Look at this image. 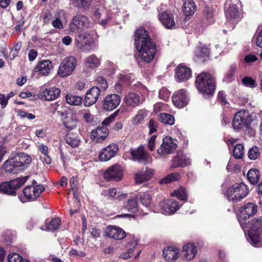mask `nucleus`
I'll use <instances>...</instances> for the list:
<instances>
[{
  "label": "nucleus",
  "mask_w": 262,
  "mask_h": 262,
  "mask_svg": "<svg viewBox=\"0 0 262 262\" xmlns=\"http://www.w3.org/2000/svg\"><path fill=\"white\" fill-rule=\"evenodd\" d=\"M195 84L198 91L205 96L212 95L215 89L212 75L207 73H202L196 77Z\"/></svg>",
  "instance_id": "obj_3"
},
{
  "label": "nucleus",
  "mask_w": 262,
  "mask_h": 262,
  "mask_svg": "<svg viewBox=\"0 0 262 262\" xmlns=\"http://www.w3.org/2000/svg\"><path fill=\"white\" fill-rule=\"evenodd\" d=\"M172 100L173 104L178 107H183L189 102L186 91L184 89H180L173 94Z\"/></svg>",
  "instance_id": "obj_18"
},
{
  "label": "nucleus",
  "mask_w": 262,
  "mask_h": 262,
  "mask_svg": "<svg viewBox=\"0 0 262 262\" xmlns=\"http://www.w3.org/2000/svg\"><path fill=\"white\" fill-rule=\"evenodd\" d=\"M120 112V110L118 109L116 110L113 114H112L109 117L105 118L102 122V124L103 126H105L106 127L109 124L112 123L114 121V118L118 116L119 112Z\"/></svg>",
  "instance_id": "obj_54"
},
{
  "label": "nucleus",
  "mask_w": 262,
  "mask_h": 262,
  "mask_svg": "<svg viewBox=\"0 0 262 262\" xmlns=\"http://www.w3.org/2000/svg\"><path fill=\"white\" fill-rule=\"evenodd\" d=\"M60 95V89L53 86L40 90L38 97L46 101H52L57 99Z\"/></svg>",
  "instance_id": "obj_17"
},
{
  "label": "nucleus",
  "mask_w": 262,
  "mask_h": 262,
  "mask_svg": "<svg viewBox=\"0 0 262 262\" xmlns=\"http://www.w3.org/2000/svg\"><path fill=\"white\" fill-rule=\"evenodd\" d=\"M65 141L67 144L72 147H77L80 143V139L78 136L73 133H69L65 137Z\"/></svg>",
  "instance_id": "obj_40"
},
{
  "label": "nucleus",
  "mask_w": 262,
  "mask_h": 262,
  "mask_svg": "<svg viewBox=\"0 0 262 262\" xmlns=\"http://www.w3.org/2000/svg\"><path fill=\"white\" fill-rule=\"evenodd\" d=\"M123 102L127 107L134 108L142 103L143 100L138 94L129 92L124 96Z\"/></svg>",
  "instance_id": "obj_24"
},
{
  "label": "nucleus",
  "mask_w": 262,
  "mask_h": 262,
  "mask_svg": "<svg viewBox=\"0 0 262 262\" xmlns=\"http://www.w3.org/2000/svg\"><path fill=\"white\" fill-rule=\"evenodd\" d=\"M75 44L78 49L87 53L97 48V45L91 35L86 32L79 34L75 39Z\"/></svg>",
  "instance_id": "obj_5"
},
{
  "label": "nucleus",
  "mask_w": 262,
  "mask_h": 262,
  "mask_svg": "<svg viewBox=\"0 0 262 262\" xmlns=\"http://www.w3.org/2000/svg\"><path fill=\"white\" fill-rule=\"evenodd\" d=\"M242 83L244 85L251 88H255L257 83L251 77H245L242 79Z\"/></svg>",
  "instance_id": "obj_55"
},
{
  "label": "nucleus",
  "mask_w": 262,
  "mask_h": 262,
  "mask_svg": "<svg viewBox=\"0 0 262 262\" xmlns=\"http://www.w3.org/2000/svg\"><path fill=\"white\" fill-rule=\"evenodd\" d=\"M153 174V171L151 169L142 170L138 172L135 176V181L137 183H142L144 181L149 180Z\"/></svg>",
  "instance_id": "obj_34"
},
{
  "label": "nucleus",
  "mask_w": 262,
  "mask_h": 262,
  "mask_svg": "<svg viewBox=\"0 0 262 262\" xmlns=\"http://www.w3.org/2000/svg\"><path fill=\"white\" fill-rule=\"evenodd\" d=\"M239 3L237 0L228 1L225 4V14L228 20L232 24L231 29L234 28V24L238 21L239 11L237 4Z\"/></svg>",
  "instance_id": "obj_9"
},
{
  "label": "nucleus",
  "mask_w": 262,
  "mask_h": 262,
  "mask_svg": "<svg viewBox=\"0 0 262 262\" xmlns=\"http://www.w3.org/2000/svg\"><path fill=\"white\" fill-rule=\"evenodd\" d=\"M101 62V59L95 54H91L87 56L84 59L85 66L91 69H94L98 67Z\"/></svg>",
  "instance_id": "obj_36"
},
{
  "label": "nucleus",
  "mask_w": 262,
  "mask_h": 262,
  "mask_svg": "<svg viewBox=\"0 0 262 262\" xmlns=\"http://www.w3.org/2000/svg\"><path fill=\"white\" fill-rule=\"evenodd\" d=\"M93 18L100 25L105 26L110 19V16L104 7L98 6L95 8Z\"/></svg>",
  "instance_id": "obj_16"
},
{
  "label": "nucleus",
  "mask_w": 262,
  "mask_h": 262,
  "mask_svg": "<svg viewBox=\"0 0 262 262\" xmlns=\"http://www.w3.org/2000/svg\"><path fill=\"white\" fill-rule=\"evenodd\" d=\"M19 115L21 118H28L30 120L33 119L35 117V115H34L33 114L28 113V112H27L26 111H20L19 112Z\"/></svg>",
  "instance_id": "obj_63"
},
{
  "label": "nucleus",
  "mask_w": 262,
  "mask_h": 262,
  "mask_svg": "<svg viewBox=\"0 0 262 262\" xmlns=\"http://www.w3.org/2000/svg\"><path fill=\"white\" fill-rule=\"evenodd\" d=\"M118 151V147L116 144H111L104 148L99 155L101 161H107L113 158Z\"/></svg>",
  "instance_id": "obj_22"
},
{
  "label": "nucleus",
  "mask_w": 262,
  "mask_h": 262,
  "mask_svg": "<svg viewBox=\"0 0 262 262\" xmlns=\"http://www.w3.org/2000/svg\"><path fill=\"white\" fill-rule=\"evenodd\" d=\"M248 193L247 185L244 183L235 184L228 188L226 196L230 201L238 202L245 198Z\"/></svg>",
  "instance_id": "obj_6"
},
{
  "label": "nucleus",
  "mask_w": 262,
  "mask_h": 262,
  "mask_svg": "<svg viewBox=\"0 0 262 262\" xmlns=\"http://www.w3.org/2000/svg\"><path fill=\"white\" fill-rule=\"evenodd\" d=\"M139 199L141 204L146 207H148L151 204V198L149 193H143L140 196Z\"/></svg>",
  "instance_id": "obj_53"
},
{
  "label": "nucleus",
  "mask_w": 262,
  "mask_h": 262,
  "mask_svg": "<svg viewBox=\"0 0 262 262\" xmlns=\"http://www.w3.org/2000/svg\"><path fill=\"white\" fill-rule=\"evenodd\" d=\"M61 224L59 218L53 219L49 223H46V228L48 230L53 231L58 228Z\"/></svg>",
  "instance_id": "obj_49"
},
{
  "label": "nucleus",
  "mask_w": 262,
  "mask_h": 262,
  "mask_svg": "<svg viewBox=\"0 0 262 262\" xmlns=\"http://www.w3.org/2000/svg\"><path fill=\"white\" fill-rule=\"evenodd\" d=\"M190 163L191 160L189 157L182 152H178L171 160L170 168L184 167Z\"/></svg>",
  "instance_id": "obj_21"
},
{
  "label": "nucleus",
  "mask_w": 262,
  "mask_h": 262,
  "mask_svg": "<svg viewBox=\"0 0 262 262\" xmlns=\"http://www.w3.org/2000/svg\"><path fill=\"white\" fill-rule=\"evenodd\" d=\"M159 120L165 124L173 125L174 123V117L168 114H161L159 116Z\"/></svg>",
  "instance_id": "obj_47"
},
{
  "label": "nucleus",
  "mask_w": 262,
  "mask_h": 262,
  "mask_svg": "<svg viewBox=\"0 0 262 262\" xmlns=\"http://www.w3.org/2000/svg\"><path fill=\"white\" fill-rule=\"evenodd\" d=\"M247 227L244 230L259 232V229L262 227V216L252 219L250 222L247 223Z\"/></svg>",
  "instance_id": "obj_35"
},
{
  "label": "nucleus",
  "mask_w": 262,
  "mask_h": 262,
  "mask_svg": "<svg viewBox=\"0 0 262 262\" xmlns=\"http://www.w3.org/2000/svg\"><path fill=\"white\" fill-rule=\"evenodd\" d=\"M156 138V136L153 135L148 140V147L150 151H153L155 149Z\"/></svg>",
  "instance_id": "obj_62"
},
{
  "label": "nucleus",
  "mask_w": 262,
  "mask_h": 262,
  "mask_svg": "<svg viewBox=\"0 0 262 262\" xmlns=\"http://www.w3.org/2000/svg\"><path fill=\"white\" fill-rule=\"evenodd\" d=\"M28 177H24L0 184V193L9 195H15L16 190L20 188L26 182Z\"/></svg>",
  "instance_id": "obj_7"
},
{
  "label": "nucleus",
  "mask_w": 262,
  "mask_h": 262,
  "mask_svg": "<svg viewBox=\"0 0 262 262\" xmlns=\"http://www.w3.org/2000/svg\"><path fill=\"white\" fill-rule=\"evenodd\" d=\"M257 59V57L253 54H249L244 58V61L247 63H250L255 61Z\"/></svg>",
  "instance_id": "obj_64"
},
{
  "label": "nucleus",
  "mask_w": 262,
  "mask_h": 262,
  "mask_svg": "<svg viewBox=\"0 0 262 262\" xmlns=\"http://www.w3.org/2000/svg\"><path fill=\"white\" fill-rule=\"evenodd\" d=\"M147 112L144 110H139L136 115L132 119V122L134 125H138L143 123L145 118L147 116Z\"/></svg>",
  "instance_id": "obj_41"
},
{
  "label": "nucleus",
  "mask_w": 262,
  "mask_h": 262,
  "mask_svg": "<svg viewBox=\"0 0 262 262\" xmlns=\"http://www.w3.org/2000/svg\"><path fill=\"white\" fill-rule=\"evenodd\" d=\"M8 260L9 262H22L24 260L19 254L13 253L8 256Z\"/></svg>",
  "instance_id": "obj_57"
},
{
  "label": "nucleus",
  "mask_w": 262,
  "mask_h": 262,
  "mask_svg": "<svg viewBox=\"0 0 262 262\" xmlns=\"http://www.w3.org/2000/svg\"><path fill=\"white\" fill-rule=\"evenodd\" d=\"M130 154L134 161L142 162L145 164L152 161V158L144 150V148L140 146L138 149L132 150Z\"/></svg>",
  "instance_id": "obj_19"
},
{
  "label": "nucleus",
  "mask_w": 262,
  "mask_h": 262,
  "mask_svg": "<svg viewBox=\"0 0 262 262\" xmlns=\"http://www.w3.org/2000/svg\"><path fill=\"white\" fill-rule=\"evenodd\" d=\"M120 97L117 94H110L106 96L103 100V108L111 111L116 108L120 104Z\"/></svg>",
  "instance_id": "obj_20"
},
{
  "label": "nucleus",
  "mask_w": 262,
  "mask_h": 262,
  "mask_svg": "<svg viewBox=\"0 0 262 262\" xmlns=\"http://www.w3.org/2000/svg\"><path fill=\"white\" fill-rule=\"evenodd\" d=\"M191 77V70L183 64H179L176 72V79L178 82L187 80Z\"/></svg>",
  "instance_id": "obj_28"
},
{
  "label": "nucleus",
  "mask_w": 262,
  "mask_h": 262,
  "mask_svg": "<svg viewBox=\"0 0 262 262\" xmlns=\"http://www.w3.org/2000/svg\"><path fill=\"white\" fill-rule=\"evenodd\" d=\"M66 13L63 10H59L55 15L54 19L52 21V25L55 28L61 29L63 25L61 20L65 18Z\"/></svg>",
  "instance_id": "obj_39"
},
{
  "label": "nucleus",
  "mask_w": 262,
  "mask_h": 262,
  "mask_svg": "<svg viewBox=\"0 0 262 262\" xmlns=\"http://www.w3.org/2000/svg\"><path fill=\"white\" fill-rule=\"evenodd\" d=\"M209 53L210 50L208 48L205 46L200 47L195 51V55L200 57H208L209 55Z\"/></svg>",
  "instance_id": "obj_51"
},
{
  "label": "nucleus",
  "mask_w": 262,
  "mask_h": 262,
  "mask_svg": "<svg viewBox=\"0 0 262 262\" xmlns=\"http://www.w3.org/2000/svg\"><path fill=\"white\" fill-rule=\"evenodd\" d=\"M253 121L252 116L250 115L247 111H239L235 114L233 119V128L236 131L241 130L244 127L249 129Z\"/></svg>",
  "instance_id": "obj_4"
},
{
  "label": "nucleus",
  "mask_w": 262,
  "mask_h": 262,
  "mask_svg": "<svg viewBox=\"0 0 262 262\" xmlns=\"http://www.w3.org/2000/svg\"><path fill=\"white\" fill-rule=\"evenodd\" d=\"M97 81L99 84L101 89L105 90L107 88V83L106 80L102 77L99 76L97 78Z\"/></svg>",
  "instance_id": "obj_60"
},
{
  "label": "nucleus",
  "mask_w": 262,
  "mask_h": 262,
  "mask_svg": "<svg viewBox=\"0 0 262 262\" xmlns=\"http://www.w3.org/2000/svg\"><path fill=\"white\" fill-rule=\"evenodd\" d=\"M179 249L174 247H169L163 250V256L168 261L177 259L179 256Z\"/></svg>",
  "instance_id": "obj_32"
},
{
  "label": "nucleus",
  "mask_w": 262,
  "mask_h": 262,
  "mask_svg": "<svg viewBox=\"0 0 262 262\" xmlns=\"http://www.w3.org/2000/svg\"><path fill=\"white\" fill-rule=\"evenodd\" d=\"M31 162V157L25 153L11 154L4 164V168L9 173L24 170Z\"/></svg>",
  "instance_id": "obj_2"
},
{
  "label": "nucleus",
  "mask_w": 262,
  "mask_h": 262,
  "mask_svg": "<svg viewBox=\"0 0 262 262\" xmlns=\"http://www.w3.org/2000/svg\"><path fill=\"white\" fill-rule=\"evenodd\" d=\"M178 202L173 199H169L160 203L159 207L161 212L165 215L174 213L180 207Z\"/></svg>",
  "instance_id": "obj_15"
},
{
  "label": "nucleus",
  "mask_w": 262,
  "mask_h": 262,
  "mask_svg": "<svg viewBox=\"0 0 262 262\" xmlns=\"http://www.w3.org/2000/svg\"><path fill=\"white\" fill-rule=\"evenodd\" d=\"M123 169L118 164L108 167L104 172L103 177L107 181H120L123 177Z\"/></svg>",
  "instance_id": "obj_13"
},
{
  "label": "nucleus",
  "mask_w": 262,
  "mask_h": 262,
  "mask_svg": "<svg viewBox=\"0 0 262 262\" xmlns=\"http://www.w3.org/2000/svg\"><path fill=\"white\" fill-rule=\"evenodd\" d=\"M203 12L204 15L207 17V18H211L214 15L212 9L208 6L204 7Z\"/></svg>",
  "instance_id": "obj_59"
},
{
  "label": "nucleus",
  "mask_w": 262,
  "mask_h": 262,
  "mask_svg": "<svg viewBox=\"0 0 262 262\" xmlns=\"http://www.w3.org/2000/svg\"><path fill=\"white\" fill-rule=\"evenodd\" d=\"M92 0H74V5L83 10L88 9L92 3Z\"/></svg>",
  "instance_id": "obj_48"
},
{
  "label": "nucleus",
  "mask_w": 262,
  "mask_h": 262,
  "mask_svg": "<svg viewBox=\"0 0 262 262\" xmlns=\"http://www.w3.org/2000/svg\"><path fill=\"white\" fill-rule=\"evenodd\" d=\"M100 94V90L98 86L92 87L86 94L84 104L85 106H90L95 104L98 100Z\"/></svg>",
  "instance_id": "obj_23"
},
{
  "label": "nucleus",
  "mask_w": 262,
  "mask_h": 262,
  "mask_svg": "<svg viewBox=\"0 0 262 262\" xmlns=\"http://www.w3.org/2000/svg\"><path fill=\"white\" fill-rule=\"evenodd\" d=\"M244 154V147L243 144H236L233 149V156L236 159L242 158Z\"/></svg>",
  "instance_id": "obj_50"
},
{
  "label": "nucleus",
  "mask_w": 262,
  "mask_h": 262,
  "mask_svg": "<svg viewBox=\"0 0 262 262\" xmlns=\"http://www.w3.org/2000/svg\"><path fill=\"white\" fill-rule=\"evenodd\" d=\"M262 150L257 146L251 148L248 151V155L249 159L254 160L260 157Z\"/></svg>",
  "instance_id": "obj_44"
},
{
  "label": "nucleus",
  "mask_w": 262,
  "mask_h": 262,
  "mask_svg": "<svg viewBox=\"0 0 262 262\" xmlns=\"http://www.w3.org/2000/svg\"><path fill=\"white\" fill-rule=\"evenodd\" d=\"M177 146L176 140L171 137H166L163 138L162 143L158 149V153L160 156H165L173 152Z\"/></svg>",
  "instance_id": "obj_12"
},
{
  "label": "nucleus",
  "mask_w": 262,
  "mask_h": 262,
  "mask_svg": "<svg viewBox=\"0 0 262 262\" xmlns=\"http://www.w3.org/2000/svg\"><path fill=\"white\" fill-rule=\"evenodd\" d=\"M131 74H120L118 75V78L119 79V81L124 84H129L132 82V76Z\"/></svg>",
  "instance_id": "obj_58"
},
{
  "label": "nucleus",
  "mask_w": 262,
  "mask_h": 262,
  "mask_svg": "<svg viewBox=\"0 0 262 262\" xmlns=\"http://www.w3.org/2000/svg\"><path fill=\"white\" fill-rule=\"evenodd\" d=\"M257 209V206L253 203H247L241 208V214L238 217V220L243 229H245L247 227L246 226V220L250 216L254 215L256 213Z\"/></svg>",
  "instance_id": "obj_10"
},
{
  "label": "nucleus",
  "mask_w": 262,
  "mask_h": 262,
  "mask_svg": "<svg viewBox=\"0 0 262 262\" xmlns=\"http://www.w3.org/2000/svg\"><path fill=\"white\" fill-rule=\"evenodd\" d=\"M135 44L138 51V56L146 62H149L155 57L157 51L155 43L143 28L138 29L135 35Z\"/></svg>",
  "instance_id": "obj_1"
},
{
  "label": "nucleus",
  "mask_w": 262,
  "mask_h": 262,
  "mask_svg": "<svg viewBox=\"0 0 262 262\" xmlns=\"http://www.w3.org/2000/svg\"><path fill=\"white\" fill-rule=\"evenodd\" d=\"M248 241L255 247H259L262 246L261 243V237L259 232H256L251 231H248Z\"/></svg>",
  "instance_id": "obj_38"
},
{
  "label": "nucleus",
  "mask_w": 262,
  "mask_h": 262,
  "mask_svg": "<svg viewBox=\"0 0 262 262\" xmlns=\"http://www.w3.org/2000/svg\"><path fill=\"white\" fill-rule=\"evenodd\" d=\"M138 245V241L134 238V237L132 238L131 241L129 242L127 245V248L128 250L130 251H132L133 253L134 250L136 248V246Z\"/></svg>",
  "instance_id": "obj_61"
},
{
  "label": "nucleus",
  "mask_w": 262,
  "mask_h": 262,
  "mask_svg": "<svg viewBox=\"0 0 262 262\" xmlns=\"http://www.w3.org/2000/svg\"><path fill=\"white\" fill-rule=\"evenodd\" d=\"M105 235L115 239H121L126 236L125 232L121 228L116 226H110L105 230Z\"/></svg>",
  "instance_id": "obj_30"
},
{
  "label": "nucleus",
  "mask_w": 262,
  "mask_h": 262,
  "mask_svg": "<svg viewBox=\"0 0 262 262\" xmlns=\"http://www.w3.org/2000/svg\"><path fill=\"white\" fill-rule=\"evenodd\" d=\"M171 196H176L179 200L185 201L187 199V193L186 189L182 187L179 188L175 190V191L171 193Z\"/></svg>",
  "instance_id": "obj_45"
},
{
  "label": "nucleus",
  "mask_w": 262,
  "mask_h": 262,
  "mask_svg": "<svg viewBox=\"0 0 262 262\" xmlns=\"http://www.w3.org/2000/svg\"><path fill=\"white\" fill-rule=\"evenodd\" d=\"M138 198L133 196L124 203L123 208L128 212L136 213L138 210Z\"/></svg>",
  "instance_id": "obj_33"
},
{
  "label": "nucleus",
  "mask_w": 262,
  "mask_h": 262,
  "mask_svg": "<svg viewBox=\"0 0 262 262\" xmlns=\"http://www.w3.org/2000/svg\"><path fill=\"white\" fill-rule=\"evenodd\" d=\"M159 19L166 28L171 29L176 28L174 16L172 13L168 11H163L159 13Z\"/></svg>",
  "instance_id": "obj_25"
},
{
  "label": "nucleus",
  "mask_w": 262,
  "mask_h": 262,
  "mask_svg": "<svg viewBox=\"0 0 262 262\" xmlns=\"http://www.w3.org/2000/svg\"><path fill=\"white\" fill-rule=\"evenodd\" d=\"M66 98L67 103L70 105H79L82 104V99L80 96L69 94Z\"/></svg>",
  "instance_id": "obj_43"
},
{
  "label": "nucleus",
  "mask_w": 262,
  "mask_h": 262,
  "mask_svg": "<svg viewBox=\"0 0 262 262\" xmlns=\"http://www.w3.org/2000/svg\"><path fill=\"white\" fill-rule=\"evenodd\" d=\"M77 66V60L74 56H69L63 59L60 62L58 74L61 77L71 75Z\"/></svg>",
  "instance_id": "obj_8"
},
{
  "label": "nucleus",
  "mask_w": 262,
  "mask_h": 262,
  "mask_svg": "<svg viewBox=\"0 0 262 262\" xmlns=\"http://www.w3.org/2000/svg\"><path fill=\"white\" fill-rule=\"evenodd\" d=\"M197 250L193 244L188 243L183 248L182 254L184 259L187 260L192 259L196 255Z\"/></svg>",
  "instance_id": "obj_31"
},
{
  "label": "nucleus",
  "mask_w": 262,
  "mask_h": 262,
  "mask_svg": "<svg viewBox=\"0 0 262 262\" xmlns=\"http://www.w3.org/2000/svg\"><path fill=\"white\" fill-rule=\"evenodd\" d=\"M45 190L44 186L41 184L32 185L26 186L23 190L24 196L29 201H34L39 196L41 193Z\"/></svg>",
  "instance_id": "obj_14"
},
{
  "label": "nucleus",
  "mask_w": 262,
  "mask_h": 262,
  "mask_svg": "<svg viewBox=\"0 0 262 262\" xmlns=\"http://www.w3.org/2000/svg\"><path fill=\"white\" fill-rule=\"evenodd\" d=\"M83 119L87 123H91L93 120L92 115L90 113V112L88 110H82L80 112Z\"/></svg>",
  "instance_id": "obj_56"
},
{
  "label": "nucleus",
  "mask_w": 262,
  "mask_h": 262,
  "mask_svg": "<svg viewBox=\"0 0 262 262\" xmlns=\"http://www.w3.org/2000/svg\"><path fill=\"white\" fill-rule=\"evenodd\" d=\"M108 135V129L105 126H98L91 133V138L96 142H101Z\"/></svg>",
  "instance_id": "obj_27"
},
{
  "label": "nucleus",
  "mask_w": 262,
  "mask_h": 262,
  "mask_svg": "<svg viewBox=\"0 0 262 262\" xmlns=\"http://www.w3.org/2000/svg\"><path fill=\"white\" fill-rule=\"evenodd\" d=\"M108 196L115 199H121L125 198L127 194L123 193L120 191H117L115 188H111L107 191Z\"/></svg>",
  "instance_id": "obj_46"
},
{
  "label": "nucleus",
  "mask_w": 262,
  "mask_h": 262,
  "mask_svg": "<svg viewBox=\"0 0 262 262\" xmlns=\"http://www.w3.org/2000/svg\"><path fill=\"white\" fill-rule=\"evenodd\" d=\"M259 172L256 169H251L247 173V178L252 184H256L259 179Z\"/></svg>",
  "instance_id": "obj_42"
},
{
  "label": "nucleus",
  "mask_w": 262,
  "mask_h": 262,
  "mask_svg": "<svg viewBox=\"0 0 262 262\" xmlns=\"http://www.w3.org/2000/svg\"><path fill=\"white\" fill-rule=\"evenodd\" d=\"M90 26L88 18L82 15L75 16L69 25L71 31L77 33Z\"/></svg>",
  "instance_id": "obj_11"
},
{
  "label": "nucleus",
  "mask_w": 262,
  "mask_h": 262,
  "mask_svg": "<svg viewBox=\"0 0 262 262\" xmlns=\"http://www.w3.org/2000/svg\"><path fill=\"white\" fill-rule=\"evenodd\" d=\"M180 175L178 173H172L169 174L165 178L162 179L160 181V183L162 184H167L172 181L177 180L179 179Z\"/></svg>",
  "instance_id": "obj_52"
},
{
  "label": "nucleus",
  "mask_w": 262,
  "mask_h": 262,
  "mask_svg": "<svg viewBox=\"0 0 262 262\" xmlns=\"http://www.w3.org/2000/svg\"><path fill=\"white\" fill-rule=\"evenodd\" d=\"M58 115L63 116L62 122L64 126L70 130L75 128L77 124V120L76 116L72 113H66L64 114L61 111L57 112Z\"/></svg>",
  "instance_id": "obj_26"
},
{
  "label": "nucleus",
  "mask_w": 262,
  "mask_h": 262,
  "mask_svg": "<svg viewBox=\"0 0 262 262\" xmlns=\"http://www.w3.org/2000/svg\"><path fill=\"white\" fill-rule=\"evenodd\" d=\"M183 11L186 16L193 15L196 10V6L193 0H183Z\"/></svg>",
  "instance_id": "obj_37"
},
{
  "label": "nucleus",
  "mask_w": 262,
  "mask_h": 262,
  "mask_svg": "<svg viewBox=\"0 0 262 262\" xmlns=\"http://www.w3.org/2000/svg\"><path fill=\"white\" fill-rule=\"evenodd\" d=\"M53 66L52 62L49 60H43L39 61L34 68V72L39 73L42 75H48Z\"/></svg>",
  "instance_id": "obj_29"
}]
</instances>
